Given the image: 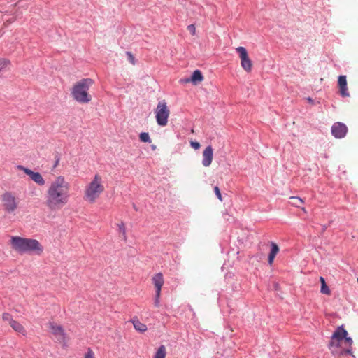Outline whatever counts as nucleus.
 Segmentation results:
<instances>
[{
    "label": "nucleus",
    "instance_id": "obj_1",
    "mask_svg": "<svg viewBox=\"0 0 358 358\" xmlns=\"http://www.w3.org/2000/svg\"><path fill=\"white\" fill-rule=\"evenodd\" d=\"M70 185L64 176L57 177L49 186L45 196V205L51 211H57L64 207L70 197Z\"/></svg>",
    "mask_w": 358,
    "mask_h": 358
},
{
    "label": "nucleus",
    "instance_id": "obj_2",
    "mask_svg": "<svg viewBox=\"0 0 358 358\" xmlns=\"http://www.w3.org/2000/svg\"><path fill=\"white\" fill-rule=\"evenodd\" d=\"M94 81L91 78H83L77 82L71 90V96L78 103H87L92 100L88 90Z\"/></svg>",
    "mask_w": 358,
    "mask_h": 358
},
{
    "label": "nucleus",
    "instance_id": "obj_3",
    "mask_svg": "<svg viewBox=\"0 0 358 358\" xmlns=\"http://www.w3.org/2000/svg\"><path fill=\"white\" fill-rule=\"evenodd\" d=\"M103 191L104 186L102 185L101 177L96 174L85 188V199L90 203H94Z\"/></svg>",
    "mask_w": 358,
    "mask_h": 358
},
{
    "label": "nucleus",
    "instance_id": "obj_4",
    "mask_svg": "<svg viewBox=\"0 0 358 358\" xmlns=\"http://www.w3.org/2000/svg\"><path fill=\"white\" fill-rule=\"evenodd\" d=\"M347 335L348 332L343 326L338 327L334 332L329 344V348L333 354H336L340 346V342L342 341Z\"/></svg>",
    "mask_w": 358,
    "mask_h": 358
},
{
    "label": "nucleus",
    "instance_id": "obj_5",
    "mask_svg": "<svg viewBox=\"0 0 358 358\" xmlns=\"http://www.w3.org/2000/svg\"><path fill=\"white\" fill-rule=\"evenodd\" d=\"M156 121L158 125L164 127L167 124L169 116V110L165 101L158 103L156 108Z\"/></svg>",
    "mask_w": 358,
    "mask_h": 358
},
{
    "label": "nucleus",
    "instance_id": "obj_6",
    "mask_svg": "<svg viewBox=\"0 0 358 358\" xmlns=\"http://www.w3.org/2000/svg\"><path fill=\"white\" fill-rule=\"evenodd\" d=\"M4 210L8 213H13L17 209L18 203L16 198L9 192H6L1 196Z\"/></svg>",
    "mask_w": 358,
    "mask_h": 358
},
{
    "label": "nucleus",
    "instance_id": "obj_7",
    "mask_svg": "<svg viewBox=\"0 0 358 358\" xmlns=\"http://www.w3.org/2000/svg\"><path fill=\"white\" fill-rule=\"evenodd\" d=\"M236 51L239 55L242 68L247 72L251 71L252 61L248 57L246 49L244 47L239 46L236 48Z\"/></svg>",
    "mask_w": 358,
    "mask_h": 358
},
{
    "label": "nucleus",
    "instance_id": "obj_8",
    "mask_svg": "<svg viewBox=\"0 0 358 358\" xmlns=\"http://www.w3.org/2000/svg\"><path fill=\"white\" fill-rule=\"evenodd\" d=\"M25 247L24 249L23 254L35 252L36 254H41L43 248L41 243L36 239L27 238L25 242Z\"/></svg>",
    "mask_w": 358,
    "mask_h": 358
},
{
    "label": "nucleus",
    "instance_id": "obj_9",
    "mask_svg": "<svg viewBox=\"0 0 358 358\" xmlns=\"http://www.w3.org/2000/svg\"><path fill=\"white\" fill-rule=\"evenodd\" d=\"M49 328L51 333L55 336L59 343L66 344V334L61 325H58L54 322L49 323Z\"/></svg>",
    "mask_w": 358,
    "mask_h": 358
},
{
    "label": "nucleus",
    "instance_id": "obj_10",
    "mask_svg": "<svg viewBox=\"0 0 358 358\" xmlns=\"http://www.w3.org/2000/svg\"><path fill=\"white\" fill-rule=\"evenodd\" d=\"M17 169L23 171L30 178L40 186L45 185V181L43 179L42 175L39 172H34L32 170L26 168L22 165H17Z\"/></svg>",
    "mask_w": 358,
    "mask_h": 358
},
{
    "label": "nucleus",
    "instance_id": "obj_11",
    "mask_svg": "<svg viewBox=\"0 0 358 358\" xmlns=\"http://www.w3.org/2000/svg\"><path fill=\"white\" fill-rule=\"evenodd\" d=\"M331 132L336 138H343L347 134L348 127L344 123L337 122L331 126Z\"/></svg>",
    "mask_w": 358,
    "mask_h": 358
},
{
    "label": "nucleus",
    "instance_id": "obj_12",
    "mask_svg": "<svg viewBox=\"0 0 358 358\" xmlns=\"http://www.w3.org/2000/svg\"><path fill=\"white\" fill-rule=\"evenodd\" d=\"M27 238L12 236L10 240L12 248L19 254H23Z\"/></svg>",
    "mask_w": 358,
    "mask_h": 358
},
{
    "label": "nucleus",
    "instance_id": "obj_13",
    "mask_svg": "<svg viewBox=\"0 0 358 358\" xmlns=\"http://www.w3.org/2000/svg\"><path fill=\"white\" fill-rule=\"evenodd\" d=\"M213 149L211 145L207 146L203 152L202 164L205 167L209 166L213 161Z\"/></svg>",
    "mask_w": 358,
    "mask_h": 358
},
{
    "label": "nucleus",
    "instance_id": "obj_14",
    "mask_svg": "<svg viewBox=\"0 0 358 358\" xmlns=\"http://www.w3.org/2000/svg\"><path fill=\"white\" fill-rule=\"evenodd\" d=\"M338 84L340 88V94L343 97H347L350 96L347 87V78L344 75L338 76Z\"/></svg>",
    "mask_w": 358,
    "mask_h": 358
},
{
    "label": "nucleus",
    "instance_id": "obj_15",
    "mask_svg": "<svg viewBox=\"0 0 358 358\" xmlns=\"http://www.w3.org/2000/svg\"><path fill=\"white\" fill-rule=\"evenodd\" d=\"M344 339H345V342L348 343L349 348L341 349V350L338 349L337 352L336 354H338L341 356H344L346 355H350L353 358H355V357L353 355L352 352V348H351V345L353 343L352 338L348 337L347 336H345Z\"/></svg>",
    "mask_w": 358,
    "mask_h": 358
},
{
    "label": "nucleus",
    "instance_id": "obj_16",
    "mask_svg": "<svg viewBox=\"0 0 358 358\" xmlns=\"http://www.w3.org/2000/svg\"><path fill=\"white\" fill-rule=\"evenodd\" d=\"M152 282L155 287V292H161L162 287L164 285V278L161 273L155 274L152 277Z\"/></svg>",
    "mask_w": 358,
    "mask_h": 358
},
{
    "label": "nucleus",
    "instance_id": "obj_17",
    "mask_svg": "<svg viewBox=\"0 0 358 358\" xmlns=\"http://www.w3.org/2000/svg\"><path fill=\"white\" fill-rule=\"evenodd\" d=\"M131 323L134 325V329L141 332L143 333L147 331V327L143 323L141 322L137 317H134L131 320Z\"/></svg>",
    "mask_w": 358,
    "mask_h": 358
},
{
    "label": "nucleus",
    "instance_id": "obj_18",
    "mask_svg": "<svg viewBox=\"0 0 358 358\" xmlns=\"http://www.w3.org/2000/svg\"><path fill=\"white\" fill-rule=\"evenodd\" d=\"M203 80V76L201 73V72L199 70H195L191 78L187 79L186 82L192 81L193 83L196 84Z\"/></svg>",
    "mask_w": 358,
    "mask_h": 358
},
{
    "label": "nucleus",
    "instance_id": "obj_19",
    "mask_svg": "<svg viewBox=\"0 0 358 358\" xmlns=\"http://www.w3.org/2000/svg\"><path fill=\"white\" fill-rule=\"evenodd\" d=\"M10 325L16 332L20 333L24 336L26 334L25 329L18 322L14 320Z\"/></svg>",
    "mask_w": 358,
    "mask_h": 358
},
{
    "label": "nucleus",
    "instance_id": "obj_20",
    "mask_svg": "<svg viewBox=\"0 0 358 358\" xmlns=\"http://www.w3.org/2000/svg\"><path fill=\"white\" fill-rule=\"evenodd\" d=\"M166 348L164 345H160L156 351L154 358H165L166 357Z\"/></svg>",
    "mask_w": 358,
    "mask_h": 358
},
{
    "label": "nucleus",
    "instance_id": "obj_21",
    "mask_svg": "<svg viewBox=\"0 0 358 358\" xmlns=\"http://www.w3.org/2000/svg\"><path fill=\"white\" fill-rule=\"evenodd\" d=\"M139 138L143 143H151V139L148 132L141 133L139 135Z\"/></svg>",
    "mask_w": 358,
    "mask_h": 358
},
{
    "label": "nucleus",
    "instance_id": "obj_22",
    "mask_svg": "<svg viewBox=\"0 0 358 358\" xmlns=\"http://www.w3.org/2000/svg\"><path fill=\"white\" fill-rule=\"evenodd\" d=\"M271 249L269 255L275 257L279 252V247L276 243L273 242L271 243Z\"/></svg>",
    "mask_w": 358,
    "mask_h": 358
},
{
    "label": "nucleus",
    "instance_id": "obj_23",
    "mask_svg": "<svg viewBox=\"0 0 358 358\" xmlns=\"http://www.w3.org/2000/svg\"><path fill=\"white\" fill-rule=\"evenodd\" d=\"M290 200L292 201V204L296 207H299V204L303 202L301 198L297 196H291Z\"/></svg>",
    "mask_w": 358,
    "mask_h": 358
},
{
    "label": "nucleus",
    "instance_id": "obj_24",
    "mask_svg": "<svg viewBox=\"0 0 358 358\" xmlns=\"http://www.w3.org/2000/svg\"><path fill=\"white\" fill-rule=\"evenodd\" d=\"M320 292H321V293L324 294H328V295L330 294L331 291H330L329 287L326 285L325 282H323L322 285H321Z\"/></svg>",
    "mask_w": 358,
    "mask_h": 358
},
{
    "label": "nucleus",
    "instance_id": "obj_25",
    "mask_svg": "<svg viewBox=\"0 0 358 358\" xmlns=\"http://www.w3.org/2000/svg\"><path fill=\"white\" fill-rule=\"evenodd\" d=\"M3 320L5 322H8L9 324L12 323V322L14 321V320L12 317V315L8 313H5L2 315Z\"/></svg>",
    "mask_w": 358,
    "mask_h": 358
},
{
    "label": "nucleus",
    "instance_id": "obj_26",
    "mask_svg": "<svg viewBox=\"0 0 358 358\" xmlns=\"http://www.w3.org/2000/svg\"><path fill=\"white\" fill-rule=\"evenodd\" d=\"M160 294H161V292H155V299H154V305H155V307H159V304H160V301H159Z\"/></svg>",
    "mask_w": 358,
    "mask_h": 358
},
{
    "label": "nucleus",
    "instance_id": "obj_27",
    "mask_svg": "<svg viewBox=\"0 0 358 358\" xmlns=\"http://www.w3.org/2000/svg\"><path fill=\"white\" fill-rule=\"evenodd\" d=\"M118 228H119L120 231L122 233L124 238L126 240V238H127L126 229H125V225H124V222H122L121 223L118 224Z\"/></svg>",
    "mask_w": 358,
    "mask_h": 358
},
{
    "label": "nucleus",
    "instance_id": "obj_28",
    "mask_svg": "<svg viewBox=\"0 0 358 358\" xmlns=\"http://www.w3.org/2000/svg\"><path fill=\"white\" fill-rule=\"evenodd\" d=\"M126 55L127 56V59H128L129 62L132 64H135V63H136L135 57L132 55V53L129 51H127V52H126Z\"/></svg>",
    "mask_w": 358,
    "mask_h": 358
},
{
    "label": "nucleus",
    "instance_id": "obj_29",
    "mask_svg": "<svg viewBox=\"0 0 358 358\" xmlns=\"http://www.w3.org/2000/svg\"><path fill=\"white\" fill-rule=\"evenodd\" d=\"M214 192H215L216 196L217 197V199L220 201H222V194L220 193V189H219V187L217 186H215L214 187Z\"/></svg>",
    "mask_w": 358,
    "mask_h": 358
},
{
    "label": "nucleus",
    "instance_id": "obj_30",
    "mask_svg": "<svg viewBox=\"0 0 358 358\" xmlns=\"http://www.w3.org/2000/svg\"><path fill=\"white\" fill-rule=\"evenodd\" d=\"M85 358H94V353L91 348H88L85 355Z\"/></svg>",
    "mask_w": 358,
    "mask_h": 358
},
{
    "label": "nucleus",
    "instance_id": "obj_31",
    "mask_svg": "<svg viewBox=\"0 0 358 358\" xmlns=\"http://www.w3.org/2000/svg\"><path fill=\"white\" fill-rule=\"evenodd\" d=\"M190 145L194 150H198L201 147L200 143L197 141H191Z\"/></svg>",
    "mask_w": 358,
    "mask_h": 358
},
{
    "label": "nucleus",
    "instance_id": "obj_32",
    "mask_svg": "<svg viewBox=\"0 0 358 358\" xmlns=\"http://www.w3.org/2000/svg\"><path fill=\"white\" fill-rule=\"evenodd\" d=\"M187 29L189 31V32L192 34H195L196 28L194 24H190L187 27Z\"/></svg>",
    "mask_w": 358,
    "mask_h": 358
},
{
    "label": "nucleus",
    "instance_id": "obj_33",
    "mask_svg": "<svg viewBox=\"0 0 358 358\" xmlns=\"http://www.w3.org/2000/svg\"><path fill=\"white\" fill-rule=\"evenodd\" d=\"M59 160H60V158H59V157L58 156V155H57L55 156V164H54V166H54V168H55V167L58 165V164H59Z\"/></svg>",
    "mask_w": 358,
    "mask_h": 358
},
{
    "label": "nucleus",
    "instance_id": "obj_34",
    "mask_svg": "<svg viewBox=\"0 0 358 358\" xmlns=\"http://www.w3.org/2000/svg\"><path fill=\"white\" fill-rule=\"evenodd\" d=\"M274 258L275 257L274 256H272V255H268V264L270 265H272L273 262V260H274Z\"/></svg>",
    "mask_w": 358,
    "mask_h": 358
},
{
    "label": "nucleus",
    "instance_id": "obj_35",
    "mask_svg": "<svg viewBox=\"0 0 358 358\" xmlns=\"http://www.w3.org/2000/svg\"><path fill=\"white\" fill-rule=\"evenodd\" d=\"M133 208L136 211L138 210V208L136 207V204L133 203Z\"/></svg>",
    "mask_w": 358,
    "mask_h": 358
},
{
    "label": "nucleus",
    "instance_id": "obj_36",
    "mask_svg": "<svg viewBox=\"0 0 358 358\" xmlns=\"http://www.w3.org/2000/svg\"><path fill=\"white\" fill-rule=\"evenodd\" d=\"M320 281H321V285H322L323 282H325L324 278H322V277H320Z\"/></svg>",
    "mask_w": 358,
    "mask_h": 358
},
{
    "label": "nucleus",
    "instance_id": "obj_37",
    "mask_svg": "<svg viewBox=\"0 0 358 358\" xmlns=\"http://www.w3.org/2000/svg\"><path fill=\"white\" fill-rule=\"evenodd\" d=\"M308 101L309 102H313V99H312L311 98H310V97H309V98H308Z\"/></svg>",
    "mask_w": 358,
    "mask_h": 358
},
{
    "label": "nucleus",
    "instance_id": "obj_38",
    "mask_svg": "<svg viewBox=\"0 0 358 358\" xmlns=\"http://www.w3.org/2000/svg\"><path fill=\"white\" fill-rule=\"evenodd\" d=\"M357 282H358V277H357Z\"/></svg>",
    "mask_w": 358,
    "mask_h": 358
}]
</instances>
